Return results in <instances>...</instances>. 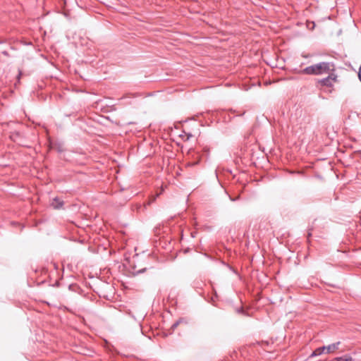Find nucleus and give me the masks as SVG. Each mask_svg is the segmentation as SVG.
Segmentation results:
<instances>
[{
	"mask_svg": "<svg viewBox=\"0 0 361 361\" xmlns=\"http://www.w3.org/2000/svg\"><path fill=\"white\" fill-rule=\"evenodd\" d=\"M326 350V346L320 347L314 350L311 355V357H314L322 355Z\"/></svg>",
	"mask_w": 361,
	"mask_h": 361,
	"instance_id": "39448f33",
	"label": "nucleus"
},
{
	"mask_svg": "<svg viewBox=\"0 0 361 361\" xmlns=\"http://www.w3.org/2000/svg\"><path fill=\"white\" fill-rule=\"evenodd\" d=\"M178 325V322H176V323H175L174 324H173L172 327L174 329V328H176Z\"/></svg>",
	"mask_w": 361,
	"mask_h": 361,
	"instance_id": "6e6552de",
	"label": "nucleus"
},
{
	"mask_svg": "<svg viewBox=\"0 0 361 361\" xmlns=\"http://www.w3.org/2000/svg\"><path fill=\"white\" fill-rule=\"evenodd\" d=\"M63 204V201H61L60 199H59L58 197H56L53 200V202L51 203V206L54 208V209H60Z\"/></svg>",
	"mask_w": 361,
	"mask_h": 361,
	"instance_id": "7ed1b4c3",
	"label": "nucleus"
},
{
	"mask_svg": "<svg viewBox=\"0 0 361 361\" xmlns=\"http://www.w3.org/2000/svg\"><path fill=\"white\" fill-rule=\"evenodd\" d=\"M339 344H340V342H337L335 343H332L328 346H326V353H329L334 352V350L338 349Z\"/></svg>",
	"mask_w": 361,
	"mask_h": 361,
	"instance_id": "20e7f679",
	"label": "nucleus"
},
{
	"mask_svg": "<svg viewBox=\"0 0 361 361\" xmlns=\"http://www.w3.org/2000/svg\"><path fill=\"white\" fill-rule=\"evenodd\" d=\"M334 71V66L329 62H320L310 66L306 67L301 71V73L307 75H323L329 73V72Z\"/></svg>",
	"mask_w": 361,
	"mask_h": 361,
	"instance_id": "f257e3e1",
	"label": "nucleus"
},
{
	"mask_svg": "<svg viewBox=\"0 0 361 361\" xmlns=\"http://www.w3.org/2000/svg\"><path fill=\"white\" fill-rule=\"evenodd\" d=\"M159 195H157L156 196L154 197H152L148 202L147 204H145V207H147V206H149L155 200H156V197L158 196Z\"/></svg>",
	"mask_w": 361,
	"mask_h": 361,
	"instance_id": "0eeeda50",
	"label": "nucleus"
},
{
	"mask_svg": "<svg viewBox=\"0 0 361 361\" xmlns=\"http://www.w3.org/2000/svg\"><path fill=\"white\" fill-rule=\"evenodd\" d=\"M336 361H353V359L350 356L345 355L343 357H336L335 359Z\"/></svg>",
	"mask_w": 361,
	"mask_h": 361,
	"instance_id": "423d86ee",
	"label": "nucleus"
},
{
	"mask_svg": "<svg viewBox=\"0 0 361 361\" xmlns=\"http://www.w3.org/2000/svg\"><path fill=\"white\" fill-rule=\"evenodd\" d=\"M337 76L333 73H329L328 77L320 79L317 81V83L320 85L321 86H326L331 87L333 86L334 83L336 81Z\"/></svg>",
	"mask_w": 361,
	"mask_h": 361,
	"instance_id": "f03ea898",
	"label": "nucleus"
}]
</instances>
